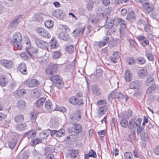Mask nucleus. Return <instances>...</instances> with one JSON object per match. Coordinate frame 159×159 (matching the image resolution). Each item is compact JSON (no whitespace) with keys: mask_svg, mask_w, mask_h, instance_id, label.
I'll list each match as a JSON object with an SVG mask.
<instances>
[{"mask_svg":"<svg viewBox=\"0 0 159 159\" xmlns=\"http://www.w3.org/2000/svg\"><path fill=\"white\" fill-rule=\"evenodd\" d=\"M22 40L21 34L19 32H16L13 34V38L11 40V43L12 45L20 50L22 48V45L21 43Z\"/></svg>","mask_w":159,"mask_h":159,"instance_id":"obj_1","label":"nucleus"},{"mask_svg":"<svg viewBox=\"0 0 159 159\" xmlns=\"http://www.w3.org/2000/svg\"><path fill=\"white\" fill-rule=\"evenodd\" d=\"M49 79L58 89H61L64 85V83L61 78L58 75H54L50 76Z\"/></svg>","mask_w":159,"mask_h":159,"instance_id":"obj_2","label":"nucleus"},{"mask_svg":"<svg viewBox=\"0 0 159 159\" xmlns=\"http://www.w3.org/2000/svg\"><path fill=\"white\" fill-rule=\"evenodd\" d=\"M73 127L70 128L68 129L69 133L72 135L78 134L81 132V134H84L83 131H81L82 127L81 125L79 124L73 123Z\"/></svg>","mask_w":159,"mask_h":159,"instance_id":"obj_3","label":"nucleus"},{"mask_svg":"<svg viewBox=\"0 0 159 159\" xmlns=\"http://www.w3.org/2000/svg\"><path fill=\"white\" fill-rule=\"evenodd\" d=\"M22 17L21 15H18L15 17L10 23L8 26V29L11 31L14 30L20 22L22 20Z\"/></svg>","mask_w":159,"mask_h":159,"instance_id":"obj_4","label":"nucleus"},{"mask_svg":"<svg viewBox=\"0 0 159 159\" xmlns=\"http://www.w3.org/2000/svg\"><path fill=\"white\" fill-rule=\"evenodd\" d=\"M58 65L54 63H51L45 69V72L48 75H53L57 73Z\"/></svg>","mask_w":159,"mask_h":159,"instance_id":"obj_5","label":"nucleus"},{"mask_svg":"<svg viewBox=\"0 0 159 159\" xmlns=\"http://www.w3.org/2000/svg\"><path fill=\"white\" fill-rule=\"evenodd\" d=\"M81 112L79 110H77L75 112L71 113L69 117L70 121L73 124L74 122H77L81 119Z\"/></svg>","mask_w":159,"mask_h":159,"instance_id":"obj_6","label":"nucleus"},{"mask_svg":"<svg viewBox=\"0 0 159 159\" xmlns=\"http://www.w3.org/2000/svg\"><path fill=\"white\" fill-rule=\"evenodd\" d=\"M141 120H142L140 118H138L136 120L135 118L131 119L129 122L128 128L130 129L136 128L140 125Z\"/></svg>","mask_w":159,"mask_h":159,"instance_id":"obj_7","label":"nucleus"},{"mask_svg":"<svg viewBox=\"0 0 159 159\" xmlns=\"http://www.w3.org/2000/svg\"><path fill=\"white\" fill-rule=\"evenodd\" d=\"M25 83L27 86L30 88L36 87L39 84V81L35 79L26 80Z\"/></svg>","mask_w":159,"mask_h":159,"instance_id":"obj_8","label":"nucleus"},{"mask_svg":"<svg viewBox=\"0 0 159 159\" xmlns=\"http://www.w3.org/2000/svg\"><path fill=\"white\" fill-rule=\"evenodd\" d=\"M51 13L53 16L58 19L61 20L64 18L63 11L61 10L57 9L52 11Z\"/></svg>","mask_w":159,"mask_h":159,"instance_id":"obj_9","label":"nucleus"},{"mask_svg":"<svg viewBox=\"0 0 159 159\" xmlns=\"http://www.w3.org/2000/svg\"><path fill=\"white\" fill-rule=\"evenodd\" d=\"M35 42L36 45L39 48L45 49L48 45V43L38 38H36Z\"/></svg>","mask_w":159,"mask_h":159,"instance_id":"obj_10","label":"nucleus"},{"mask_svg":"<svg viewBox=\"0 0 159 159\" xmlns=\"http://www.w3.org/2000/svg\"><path fill=\"white\" fill-rule=\"evenodd\" d=\"M37 32L40 35L43 37L48 39L51 37L48 31L43 28H38Z\"/></svg>","mask_w":159,"mask_h":159,"instance_id":"obj_11","label":"nucleus"},{"mask_svg":"<svg viewBox=\"0 0 159 159\" xmlns=\"http://www.w3.org/2000/svg\"><path fill=\"white\" fill-rule=\"evenodd\" d=\"M45 108L49 111H54V106L51 100L49 99L47 100L45 104Z\"/></svg>","mask_w":159,"mask_h":159,"instance_id":"obj_12","label":"nucleus"},{"mask_svg":"<svg viewBox=\"0 0 159 159\" xmlns=\"http://www.w3.org/2000/svg\"><path fill=\"white\" fill-rule=\"evenodd\" d=\"M0 64L7 68H10L12 65V62L8 60L2 59L0 61Z\"/></svg>","mask_w":159,"mask_h":159,"instance_id":"obj_13","label":"nucleus"},{"mask_svg":"<svg viewBox=\"0 0 159 159\" xmlns=\"http://www.w3.org/2000/svg\"><path fill=\"white\" fill-rule=\"evenodd\" d=\"M17 69L22 74L26 75L27 74L26 65L25 63H21L19 65Z\"/></svg>","mask_w":159,"mask_h":159,"instance_id":"obj_14","label":"nucleus"},{"mask_svg":"<svg viewBox=\"0 0 159 159\" xmlns=\"http://www.w3.org/2000/svg\"><path fill=\"white\" fill-rule=\"evenodd\" d=\"M26 43L27 44H29L28 46L26 47V49L28 52L29 55L31 56V54H34L38 52V50L34 48L33 47L29 48L31 46L30 42L29 41L27 42Z\"/></svg>","mask_w":159,"mask_h":159,"instance_id":"obj_15","label":"nucleus"},{"mask_svg":"<svg viewBox=\"0 0 159 159\" xmlns=\"http://www.w3.org/2000/svg\"><path fill=\"white\" fill-rule=\"evenodd\" d=\"M120 53L118 52H115L112 56L110 57L111 61L114 63H116L120 58Z\"/></svg>","mask_w":159,"mask_h":159,"instance_id":"obj_16","label":"nucleus"},{"mask_svg":"<svg viewBox=\"0 0 159 159\" xmlns=\"http://www.w3.org/2000/svg\"><path fill=\"white\" fill-rule=\"evenodd\" d=\"M142 5L143 9L148 13H149L153 9V6L150 5L148 3L144 2Z\"/></svg>","mask_w":159,"mask_h":159,"instance_id":"obj_17","label":"nucleus"},{"mask_svg":"<svg viewBox=\"0 0 159 159\" xmlns=\"http://www.w3.org/2000/svg\"><path fill=\"white\" fill-rule=\"evenodd\" d=\"M141 83L140 81H135L129 84V87L131 89H138L140 86Z\"/></svg>","mask_w":159,"mask_h":159,"instance_id":"obj_18","label":"nucleus"},{"mask_svg":"<svg viewBox=\"0 0 159 159\" xmlns=\"http://www.w3.org/2000/svg\"><path fill=\"white\" fill-rule=\"evenodd\" d=\"M59 38L65 41H68L70 39V36L66 32H62L58 35Z\"/></svg>","mask_w":159,"mask_h":159,"instance_id":"obj_19","label":"nucleus"},{"mask_svg":"<svg viewBox=\"0 0 159 159\" xmlns=\"http://www.w3.org/2000/svg\"><path fill=\"white\" fill-rule=\"evenodd\" d=\"M109 40V37L106 36L104 37L102 41L99 42L98 46L99 48H101L105 46L108 42Z\"/></svg>","mask_w":159,"mask_h":159,"instance_id":"obj_20","label":"nucleus"},{"mask_svg":"<svg viewBox=\"0 0 159 159\" xmlns=\"http://www.w3.org/2000/svg\"><path fill=\"white\" fill-rule=\"evenodd\" d=\"M136 19V17L134 13L132 11L129 13H128L126 19L130 22L133 21Z\"/></svg>","mask_w":159,"mask_h":159,"instance_id":"obj_21","label":"nucleus"},{"mask_svg":"<svg viewBox=\"0 0 159 159\" xmlns=\"http://www.w3.org/2000/svg\"><path fill=\"white\" fill-rule=\"evenodd\" d=\"M46 100V98L45 97H42L36 101L35 106L37 108H39L41 107L44 103Z\"/></svg>","mask_w":159,"mask_h":159,"instance_id":"obj_22","label":"nucleus"},{"mask_svg":"<svg viewBox=\"0 0 159 159\" xmlns=\"http://www.w3.org/2000/svg\"><path fill=\"white\" fill-rule=\"evenodd\" d=\"M27 126L26 123H23L20 124L16 125V129L18 130L23 131L26 129Z\"/></svg>","mask_w":159,"mask_h":159,"instance_id":"obj_23","label":"nucleus"},{"mask_svg":"<svg viewBox=\"0 0 159 159\" xmlns=\"http://www.w3.org/2000/svg\"><path fill=\"white\" fill-rule=\"evenodd\" d=\"M92 92L93 94L97 96L101 94L100 89L96 85H93L92 86Z\"/></svg>","mask_w":159,"mask_h":159,"instance_id":"obj_24","label":"nucleus"},{"mask_svg":"<svg viewBox=\"0 0 159 159\" xmlns=\"http://www.w3.org/2000/svg\"><path fill=\"white\" fill-rule=\"evenodd\" d=\"M132 75L131 72L129 70H126L125 73V78L126 81H130L132 78Z\"/></svg>","mask_w":159,"mask_h":159,"instance_id":"obj_25","label":"nucleus"},{"mask_svg":"<svg viewBox=\"0 0 159 159\" xmlns=\"http://www.w3.org/2000/svg\"><path fill=\"white\" fill-rule=\"evenodd\" d=\"M35 135L36 133L35 132L32 130L26 132L24 135L25 137H27L28 139L34 138L35 137Z\"/></svg>","mask_w":159,"mask_h":159,"instance_id":"obj_26","label":"nucleus"},{"mask_svg":"<svg viewBox=\"0 0 159 159\" xmlns=\"http://www.w3.org/2000/svg\"><path fill=\"white\" fill-rule=\"evenodd\" d=\"M48 131L47 130L40 133L39 135V138L41 140L46 139L48 136Z\"/></svg>","mask_w":159,"mask_h":159,"instance_id":"obj_27","label":"nucleus"},{"mask_svg":"<svg viewBox=\"0 0 159 159\" xmlns=\"http://www.w3.org/2000/svg\"><path fill=\"white\" fill-rule=\"evenodd\" d=\"M26 103L23 100H19L17 103V107L20 109H23L25 108Z\"/></svg>","mask_w":159,"mask_h":159,"instance_id":"obj_28","label":"nucleus"},{"mask_svg":"<svg viewBox=\"0 0 159 159\" xmlns=\"http://www.w3.org/2000/svg\"><path fill=\"white\" fill-rule=\"evenodd\" d=\"M26 91L25 89L20 90L18 89L14 92V94L16 97H19L22 96L23 94H25Z\"/></svg>","mask_w":159,"mask_h":159,"instance_id":"obj_29","label":"nucleus"},{"mask_svg":"<svg viewBox=\"0 0 159 159\" xmlns=\"http://www.w3.org/2000/svg\"><path fill=\"white\" fill-rule=\"evenodd\" d=\"M107 110V107L106 106H103L99 107L98 110L99 114L100 116H102L105 113Z\"/></svg>","mask_w":159,"mask_h":159,"instance_id":"obj_30","label":"nucleus"},{"mask_svg":"<svg viewBox=\"0 0 159 159\" xmlns=\"http://www.w3.org/2000/svg\"><path fill=\"white\" fill-rule=\"evenodd\" d=\"M14 119L16 123H19L23 121L24 117L22 115H18L14 117Z\"/></svg>","mask_w":159,"mask_h":159,"instance_id":"obj_31","label":"nucleus"},{"mask_svg":"<svg viewBox=\"0 0 159 159\" xmlns=\"http://www.w3.org/2000/svg\"><path fill=\"white\" fill-rule=\"evenodd\" d=\"M147 75V71L144 69L140 70L138 72V76L141 78L145 77Z\"/></svg>","mask_w":159,"mask_h":159,"instance_id":"obj_32","label":"nucleus"},{"mask_svg":"<svg viewBox=\"0 0 159 159\" xmlns=\"http://www.w3.org/2000/svg\"><path fill=\"white\" fill-rule=\"evenodd\" d=\"M7 82L5 77L3 76H0V85L2 87L5 86Z\"/></svg>","mask_w":159,"mask_h":159,"instance_id":"obj_33","label":"nucleus"},{"mask_svg":"<svg viewBox=\"0 0 159 159\" xmlns=\"http://www.w3.org/2000/svg\"><path fill=\"white\" fill-rule=\"evenodd\" d=\"M17 138H15L14 139L11 140L9 142V147L12 149H13L16 143Z\"/></svg>","mask_w":159,"mask_h":159,"instance_id":"obj_34","label":"nucleus"},{"mask_svg":"<svg viewBox=\"0 0 159 159\" xmlns=\"http://www.w3.org/2000/svg\"><path fill=\"white\" fill-rule=\"evenodd\" d=\"M44 25L46 27L50 29L52 27L53 25V23L51 20H48L45 22Z\"/></svg>","mask_w":159,"mask_h":159,"instance_id":"obj_35","label":"nucleus"},{"mask_svg":"<svg viewBox=\"0 0 159 159\" xmlns=\"http://www.w3.org/2000/svg\"><path fill=\"white\" fill-rule=\"evenodd\" d=\"M84 28H82L79 29L74 30L73 31V33L75 36L82 35L84 31Z\"/></svg>","mask_w":159,"mask_h":159,"instance_id":"obj_36","label":"nucleus"},{"mask_svg":"<svg viewBox=\"0 0 159 159\" xmlns=\"http://www.w3.org/2000/svg\"><path fill=\"white\" fill-rule=\"evenodd\" d=\"M132 115V112L130 110H128L127 112H126L125 113L123 114L122 113V116L125 118H129Z\"/></svg>","mask_w":159,"mask_h":159,"instance_id":"obj_37","label":"nucleus"},{"mask_svg":"<svg viewBox=\"0 0 159 159\" xmlns=\"http://www.w3.org/2000/svg\"><path fill=\"white\" fill-rule=\"evenodd\" d=\"M125 119L123 117L120 121V125L124 128L126 127L127 126H128L129 125L128 121Z\"/></svg>","mask_w":159,"mask_h":159,"instance_id":"obj_38","label":"nucleus"},{"mask_svg":"<svg viewBox=\"0 0 159 159\" xmlns=\"http://www.w3.org/2000/svg\"><path fill=\"white\" fill-rule=\"evenodd\" d=\"M65 131L62 129L57 130L56 137H60L64 135Z\"/></svg>","mask_w":159,"mask_h":159,"instance_id":"obj_39","label":"nucleus"},{"mask_svg":"<svg viewBox=\"0 0 159 159\" xmlns=\"http://www.w3.org/2000/svg\"><path fill=\"white\" fill-rule=\"evenodd\" d=\"M146 55L149 60L153 61L154 60V58L153 55L150 52H146Z\"/></svg>","mask_w":159,"mask_h":159,"instance_id":"obj_40","label":"nucleus"},{"mask_svg":"<svg viewBox=\"0 0 159 159\" xmlns=\"http://www.w3.org/2000/svg\"><path fill=\"white\" fill-rule=\"evenodd\" d=\"M61 54L59 51H55L53 52L52 55V58L53 59H56L59 58Z\"/></svg>","mask_w":159,"mask_h":159,"instance_id":"obj_41","label":"nucleus"},{"mask_svg":"<svg viewBox=\"0 0 159 159\" xmlns=\"http://www.w3.org/2000/svg\"><path fill=\"white\" fill-rule=\"evenodd\" d=\"M154 81V79L150 76H148L146 81L145 82V85L148 86L152 84Z\"/></svg>","mask_w":159,"mask_h":159,"instance_id":"obj_42","label":"nucleus"},{"mask_svg":"<svg viewBox=\"0 0 159 159\" xmlns=\"http://www.w3.org/2000/svg\"><path fill=\"white\" fill-rule=\"evenodd\" d=\"M145 58L143 57H138L137 59V62L139 65H143L146 62Z\"/></svg>","mask_w":159,"mask_h":159,"instance_id":"obj_43","label":"nucleus"},{"mask_svg":"<svg viewBox=\"0 0 159 159\" xmlns=\"http://www.w3.org/2000/svg\"><path fill=\"white\" fill-rule=\"evenodd\" d=\"M109 12V10L107 9L106 10V11H105L104 12H101V13H102V16L103 18L106 21H107V20L108 19V13Z\"/></svg>","mask_w":159,"mask_h":159,"instance_id":"obj_44","label":"nucleus"},{"mask_svg":"<svg viewBox=\"0 0 159 159\" xmlns=\"http://www.w3.org/2000/svg\"><path fill=\"white\" fill-rule=\"evenodd\" d=\"M118 92L114 90L110 93L108 96V98L109 99H112L113 98H116V96Z\"/></svg>","mask_w":159,"mask_h":159,"instance_id":"obj_45","label":"nucleus"},{"mask_svg":"<svg viewBox=\"0 0 159 159\" xmlns=\"http://www.w3.org/2000/svg\"><path fill=\"white\" fill-rule=\"evenodd\" d=\"M42 142V141L40 139L36 138L31 141V144L33 145H36L39 143Z\"/></svg>","mask_w":159,"mask_h":159,"instance_id":"obj_46","label":"nucleus"},{"mask_svg":"<svg viewBox=\"0 0 159 159\" xmlns=\"http://www.w3.org/2000/svg\"><path fill=\"white\" fill-rule=\"evenodd\" d=\"M16 83L15 82H13L9 86V90L12 91L16 89L17 87H16Z\"/></svg>","mask_w":159,"mask_h":159,"instance_id":"obj_47","label":"nucleus"},{"mask_svg":"<svg viewBox=\"0 0 159 159\" xmlns=\"http://www.w3.org/2000/svg\"><path fill=\"white\" fill-rule=\"evenodd\" d=\"M66 50L69 53H73L74 51V48L73 45H70L66 47Z\"/></svg>","mask_w":159,"mask_h":159,"instance_id":"obj_48","label":"nucleus"},{"mask_svg":"<svg viewBox=\"0 0 159 159\" xmlns=\"http://www.w3.org/2000/svg\"><path fill=\"white\" fill-rule=\"evenodd\" d=\"M111 21L113 24V25L115 26H117L120 23V18H115L113 20L112 19Z\"/></svg>","mask_w":159,"mask_h":159,"instance_id":"obj_49","label":"nucleus"},{"mask_svg":"<svg viewBox=\"0 0 159 159\" xmlns=\"http://www.w3.org/2000/svg\"><path fill=\"white\" fill-rule=\"evenodd\" d=\"M54 109V110L59 111L62 112H64L66 111V109L65 107H60L58 106H56L55 108Z\"/></svg>","mask_w":159,"mask_h":159,"instance_id":"obj_50","label":"nucleus"},{"mask_svg":"<svg viewBox=\"0 0 159 159\" xmlns=\"http://www.w3.org/2000/svg\"><path fill=\"white\" fill-rule=\"evenodd\" d=\"M72 152L70 154V156L72 158L76 157L78 155V152L77 150H74L73 151V150L71 149Z\"/></svg>","mask_w":159,"mask_h":159,"instance_id":"obj_51","label":"nucleus"},{"mask_svg":"<svg viewBox=\"0 0 159 159\" xmlns=\"http://www.w3.org/2000/svg\"><path fill=\"white\" fill-rule=\"evenodd\" d=\"M155 88L156 87L154 85H153L148 87L146 90L147 93L149 94L152 93L155 90Z\"/></svg>","mask_w":159,"mask_h":159,"instance_id":"obj_52","label":"nucleus"},{"mask_svg":"<svg viewBox=\"0 0 159 159\" xmlns=\"http://www.w3.org/2000/svg\"><path fill=\"white\" fill-rule=\"evenodd\" d=\"M89 157L95 158L97 157L96 154L95 152L93 150H90L89 151Z\"/></svg>","mask_w":159,"mask_h":159,"instance_id":"obj_53","label":"nucleus"},{"mask_svg":"<svg viewBox=\"0 0 159 159\" xmlns=\"http://www.w3.org/2000/svg\"><path fill=\"white\" fill-rule=\"evenodd\" d=\"M84 104V101L82 99H80L79 100H77L75 105L78 107H80V106L83 105Z\"/></svg>","mask_w":159,"mask_h":159,"instance_id":"obj_54","label":"nucleus"},{"mask_svg":"<svg viewBox=\"0 0 159 159\" xmlns=\"http://www.w3.org/2000/svg\"><path fill=\"white\" fill-rule=\"evenodd\" d=\"M102 74V70L100 69H98L96 70V73L94 74V75H96V77L98 78Z\"/></svg>","mask_w":159,"mask_h":159,"instance_id":"obj_55","label":"nucleus"},{"mask_svg":"<svg viewBox=\"0 0 159 159\" xmlns=\"http://www.w3.org/2000/svg\"><path fill=\"white\" fill-rule=\"evenodd\" d=\"M120 37L121 39H123L126 35L125 31L123 29H120Z\"/></svg>","mask_w":159,"mask_h":159,"instance_id":"obj_56","label":"nucleus"},{"mask_svg":"<svg viewBox=\"0 0 159 159\" xmlns=\"http://www.w3.org/2000/svg\"><path fill=\"white\" fill-rule=\"evenodd\" d=\"M120 27L122 29H124L126 28V23L125 21L120 18Z\"/></svg>","mask_w":159,"mask_h":159,"instance_id":"obj_57","label":"nucleus"},{"mask_svg":"<svg viewBox=\"0 0 159 159\" xmlns=\"http://www.w3.org/2000/svg\"><path fill=\"white\" fill-rule=\"evenodd\" d=\"M140 136L143 141H145L148 139V135L147 133H142L141 134Z\"/></svg>","mask_w":159,"mask_h":159,"instance_id":"obj_58","label":"nucleus"},{"mask_svg":"<svg viewBox=\"0 0 159 159\" xmlns=\"http://www.w3.org/2000/svg\"><path fill=\"white\" fill-rule=\"evenodd\" d=\"M77 99L75 97H72L69 99V101L71 103L75 105Z\"/></svg>","mask_w":159,"mask_h":159,"instance_id":"obj_59","label":"nucleus"},{"mask_svg":"<svg viewBox=\"0 0 159 159\" xmlns=\"http://www.w3.org/2000/svg\"><path fill=\"white\" fill-rule=\"evenodd\" d=\"M116 96V98L119 99V100H123L124 98V95L121 93L118 92Z\"/></svg>","mask_w":159,"mask_h":159,"instance_id":"obj_60","label":"nucleus"},{"mask_svg":"<svg viewBox=\"0 0 159 159\" xmlns=\"http://www.w3.org/2000/svg\"><path fill=\"white\" fill-rule=\"evenodd\" d=\"M147 21L146 20L140 19L138 22V23L140 25H143L144 26L145 25H146L147 23Z\"/></svg>","mask_w":159,"mask_h":159,"instance_id":"obj_61","label":"nucleus"},{"mask_svg":"<svg viewBox=\"0 0 159 159\" xmlns=\"http://www.w3.org/2000/svg\"><path fill=\"white\" fill-rule=\"evenodd\" d=\"M47 130L48 131V135L49 134H50V135L51 136H52L53 135H55V136L56 137L57 134V130H52L50 129H48Z\"/></svg>","mask_w":159,"mask_h":159,"instance_id":"obj_62","label":"nucleus"},{"mask_svg":"<svg viewBox=\"0 0 159 159\" xmlns=\"http://www.w3.org/2000/svg\"><path fill=\"white\" fill-rule=\"evenodd\" d=\"M29 55L28 52H22L20 54L21 57L24 59H26L28 58L29 57Z\"/></svg>","mask_w":159,"mask_h":159,"instance_id":"obj_63","label":"nucleus"},{"mask_svg":"<svg viewBox=\"0 0 159 159\" xmlns=\"http://www.w3.org/2000/svg\"><path fill=\"white\" fill-rule=\"evenodd\" d=\"M106 24L107 27H105L109 29L111 28L113 25V24L111 20H110V21L107 22Z\"/></svg>","mask_w":159,"mask_h":159,"instance_id":"obj_64","label":"nucleus"}]
</instances>
